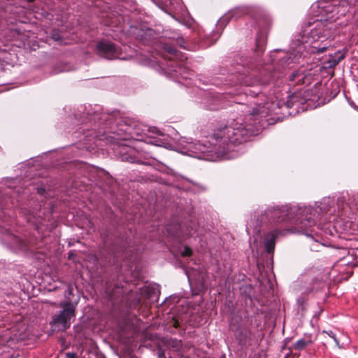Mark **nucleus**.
Masks as SVG:
<instances>
[{
  "mask_svg": "<svg viewBox=\"0 0 358 358\" xmlns=\"http://www.w3.org/2000/svg\"><path fill=\"white\" fill-rule=\"evenodd\" d=\"M271 105L269 102L255 104L245 115L244 125L241 117L234 119L228 125L217 128L213 132V138L226 145L240 144L246 141L250 136L258 134L260 118L268 115Z\"/></svg>",
  "mask_w": 358,
  "mask_h": 358,
  "instance_id": "f257e3e1",
  "label": "nucleus"
},
{
  "mask_svg": "<svg viewBox=\"0 0 358 358\" xmlns=\"http://www.w3.org/2000/svg\"><path fill=\"white\" fill-rule=\"evenodd\" d=\"M315 211L313 208L304 207L299 208L296 206H290L285 205L282 206H271L265 211V215L273 220L283 221L285 218L293 219L295 217L303 219L308 222L315 221L312 218V215H315Z\"/></svg>",
  "mask_w": 358,
  "mask_h": 358,
  "instance_id": "f03ea898",
  "label": "nucleus"
},
{
  "mask_svg": "<svg viewBox=\"0 0 358 358\" xmlns=\"http://www.w3.org/2000/svg\"><path fill=\"white\" fill-rule=\"evenodd\" d=\"M113 229H106L107 233L102 234L103 245L106 250L113 255V263H117L126 249L129 245L128 237L122 234L120 229L110 225Z\"/></svg>",
  "mask_w": 358,
  "mask_h": 358,
  "instance_id": "7ed1b4c3",
  "label": "nucleus"
},
{
  "mask_svg": "<svg viewBox=\"0 0 358 358\" xmlns=\"http://www.w3.org/2000/svg\"><path fill=\"white\" fill-rule=\"evenodd\" d=\"M59 306L63 309L53 317L52 323L66 330L71 326V319L76 317V304L68 301L60 303Z\"/></svg>",
  "mask_w": 358,
  "mask_h": 358,
  "instance_id": "20e7f679",
  "label": "nucleus"
},
{
  "mask_svg": "<svg viewBox=\"0 0 358 358\" xmlns=\"http://www.w3.org/2000/svg\"><path fill=\"white\" fill-rule=\"evenodd\" d=\"M231 328L241 345H245L248 341L251 338L252 332L250 329L245 324L232 322Z\"/></svg>",
  "mask_w": 358,
  "mask_h": 358,
  "instance_id": "39448f33",
  "label": "nucleus"
},
{
  "mask_svg": "<svg viewBox=\"0 0 358 358\" xmlns=\"http://www.w3.org/2000/svg\"><path fill=\"white\" fill-rule=\"evenodd\" d=\"M282 234V231L277 229L264 233L263 236V245L267 254L273 255L276 241Z\"/></svg>",
  "mask_w": 358,
  "mask_h": 358,
  "instance_id": "423d86ee",
  "label": "nucleus"
},
{
  "mask_svg": "<svg viewBox=\"0 0 358 358\" xmlns=\"http://www.w3.org/2000/svg\"><path fill=\"white\" fill-rule=\"evenodd\" d=\"M99 52L106 59H111L116 57L117 49L112 43L100 42L97 44Z\"/></svg>",
  "mask_w": 358,
  "mask_h": 358,
  "instance_id": "0eeeda50",
  "label": "nucleus"
},
{
  "mask_svg": "<svg viewBox=\"0 0 358 358\" xmlns=\"http://www.w3.org/2000/svg\"><path fill=\"white\" fill-rule=\"evenodd\" d=\"M6 236H8L12 244L16 245L22 250L34 251V250L35 249L34 245L36 244L35 243H34L32 239L25 241L10 233H8Z\"/></svg>",
  "mask_w": 358,
  "mask_h": 358,
  "instance_id": "6e6552de",
  "label": "nucleus"
},
{
  "mask_svg": "<svg viewBox=\"0 0 358 358\" xmlns=\"http://www.w3.org/2000/svg\"><path fill=\"white\" fill-rule=\"evenodd\" d=\"M344 54L338 51L334 55H331L329 58L324 62V64H327V67L328 68L334 67L344 58Z\"/></svg>",
  "mask_w": 358,
  "mask_h": 358,
  "instance_id": "1a4fd4ad",
  "label": "nucleus"
},
{
  "mask_svg": "<svg viewBox=\"0 0 358 358\" xmlns=\"http://www.w3.org/2000/svg\"><path fill=\"white\" fill-rule=\"evenodd\" d=\"M289 78L291 81L295 83L297 85L306 84V80H308V78L305 75L304 72L301 71H297L292 73Z\"/></svg>",
  "mask_w": 358,
  "mask_h": 358,
  "instance_id": "9d476101",
  "label": "nucleus"
},
{
  "mask_svg": "<svg viewBox=\"0 0 358 358\" xmlns=\"http://www.w3.org/2000/svg\"><path fill=\"white\" fill-rule=\"evenodd\" d=\"M313 341L310 336L307 338H301L298 340L292 346V349L294 350L301 351L304 350L307 346L313 344Z\"/></svg>",
  "mask_w": 358,
  "mask_h": 358,
  "instance_id": "9b49d317",
  "label": "nucleus"
},
{
  "mask_svg": "<svg viewBox=\"0 0 358 358\" xmlns=\"http://www.w3.org/2000/svg\"><path fill=\"white\" fill-rule=\"evenodd\" d=\"M321 230H324L326 234H329L330 236H334L337 234V229L336 225H318Z\"/></svg>",
  "mask_w": 358,
  "mask_h": 358,
  "instance_id": "f8f14e48",
  "label": "nucleus"
},
{
  "mask_svg": "<svg viewBox=\"0 0 358 358\" xmlns=\"http://www.w3.org/2000/svg\"><path fill=\"white\" fill-rule=\"evenodd\" d=\"M331 203H333L332 201H331L329 199H324L323 201L320 203L321 206H320V208L321 210H326V211H329L330 210H327L326 209V206L327 205H329Z\"/></svg>",
  "mask_w": 358,
  "mask_h": 358,
  "instance_id": "ddd939ff",
  "label": "nucleus"
},
{
  "mask_svg": "<svg viewBox=\"0 0 358 358\" xmlns=\"http://www.w3.org/2000/svg\"><path fill=\"white\" fill-rule=\"evenodd\" d=\"M181 255L183 257H190L192 255V250L189 246H185Z\"/></svg>",
  "mask_w": 358,
  "mask_h": 358,
  "instance_id": "4468645a",
  "label": "nucleus"
},
{
  "mask_svg": "<svg viewBox=\"0 0 358 358\" xmlns=\"http://www.w3.org/2000/svg\"><path fill=\"white\" fill-rule=\"evenodd\" d=\"M322 334H327L329 337L332 338L334 340L336 345H338V346L339 345V342H338V339L336 338V335L333 333V331H323Z\"/></svg>",
  "mask_w": 358,
  "mask_h": 358,
  "instance_id": "2eb2a0df",
  "label": "nucleus"
},
{
  "mask_svg": "<svg viewBox=\"0 0 358 358\" xmlns=\"http://www.w3.org/2000/svg\"><path fill=\"white\" fill-rule=\"evenodd\" d=\"M171 343V347L176 350H178L181 346V341H178L176 339L172 340Z\"/></svg>",
  "mask_w": 358,
  "mask_h": 358,
  "instance_id": "dca6fc26",
  "label": "nucleus"
},
{
  "mask_svg": "<svg viewBox=\"0 0 358 358\" xmlns=\"http://www.w3.org/2000/svg\"><path fill=\"white\" fill-rule=\"evenodd\" d=\"M172 326L176 329L180 327V321L178 318L173 317L171 321Z\"/></svg>",
  "mask_w": 358,
  "mask_h": 358,
  "instance_id": "f3484780",
  "label": "nucleus"
},
{
  "mask_svg": "<svg viewBox=\"0 0 358 358\" xmlns=\"http://www.w3.org/2000/svg\"><path fill=\"white\" fill-rule=\"evenodd\" d=\"M149 131L153 134H156L157 135H162V133L156 127L150 128Z\"/></svg>",
  "mask_w": 358,
  "mask_h": 358,
  "instance_id": "a211bd4d",
  "label": "nucleus"
},
{
  "mask_svg": "<svg viewBox=\"0 0 358 358\" xmlns=\"http://www.w3.org/2000/svg\"><path fill=\"white\" fill-rule=\"evenodd\" d=\"M66 357L67 358H77L76 357V355L75 353H73V352H67L66 354Z\"/></svg>",
  "mask_w": 358,
  "mask_h": 358,
  "instance_id": "6ab92c4d",
  "label": "nucleus"
},
{
  "mask_svg": "<svg viewBox=\"0 0 358 358\" xmlns=\"http://www.w3.org/2000/svg\"><path fill=\"white\" fill-rule=\"evenodd\" d=\"M300 43H308L310 41L309 36H302V38L301 40H299Z\"/></svg>",
  "mask_w": 358,
  "mask_h": 358,
  "instance_id": "aec40b11",
  "label": "nucleus"
},
{
  "mask_svg": "<svg viewBox=\"0 0 358 358\" xmlns=\"http://www.w3.org/2000/svg\"><path fill=\"white\" fill-rule=\"evenodd\" d=\"M177 226H178L179 228L180 229V227L182 225H172V224H170V225H168L169 228H167L166 230L169 231H171L172 229H174Z\"/></svg>",
  "mask_w": 358,
  "mask_h": 358,
  "instance_id": "412c9836",
  "label": "nucleus"
},
{
  "mask_svg": "<svg viewBox=\"0 0 358 358\" xmlns=\"http://www.w3.org/2000/svg\"><path fill=\"white\" fill-rule=\"evenodd\" d=\"M173 237H174L177 241H180V242L182 241V240H183V238L180 237V236H179V235H178V234H173Z\"/></svg>",
  "mask_w": 358,
  "mask_h": 358,
  "instance_id": "4be33fe9",
  "label": "nucleus"
},
{
  "mask_svg": "<svg viewBox=\"0 0 358 358\" xmlns=\"http://www.w3.org/2000/svg\"><path fill=\"white\" fill-rule=\"evenodd\" d=\"M168 52L171 54H176V50L173 48H169Z\"/></svg>",
  "mask_w": 358,
  "mask_h": 358,
  "instance_id": "5701e85b",
  "label": "nucleus"
},
{
  "mask_svg": "<svg viewBox=\"0 0 358 358\" xmlns=\"http://www.w3.org/2000/svg\"><path fill=\"white\" fill-rule=\"evenodd\" d=\"M37 191L40 194H43L45 190L43 188H38Z\"/></svg>",
  "mask_w": 358,
  "mask_h": 358,
  "instance_id": "b1692460",
  "label": "nucleus"
},
{
  "mask_svg": "<svg viewBox=\"0 0 358 358\" xmlns=\"http://www.w3.org/2000/svg\"><path fill=\"white\" fill-rule=\"evenodd\" d=\"M315 31H313V30L310 31V34H311L310 37H312L313 39H314V40H315Z\"/></svg>",
  "mask_w": 358,
  "mask_h": 358,
  "instance_id": "393cba45",
  "label": "nucleus"
},
{
  "mask_svg": "<svg viewBox=\"0 0 358 358\" xmlns=\"http://www.w3.org/2000/svg\"><path fill=\"white\" fill-rule=\"evenodd\" d=\"M327 49V48L325 47H323L322 48H319L318 50H317V52H323L325 51V50Z\"/></svg>",
  "mask_w": 358,
  "mask_h": 358,
  "instance_id": "a878e982",
  "label": "nucleus"
},
{
  "mask_svg": "<svg viewBox=\"0 0 358 358\" xmlns=\"http://www.w3.org/2000/svg\"><path fill=\"white\" fill-rule=\"evenodd\" d=\"M41 229V227H40L39 225H36V230L37 231L38 234H39Z\"/></svg>",
  "mask_w": 358,
  "mask_h": 358,
  "instance_id": "bb28decb",
  "label": "nucleus"
},
{
  "mask_svg": "<svg viewBox=\"0 0 358 358\" xmlns=\"http://www.w3.org/2000/svg\"><path fill=\"white\" fill-rule=\"evenodd\" d=\"M73 252H70L69 253V259H72V258H73Z\"/></svg>",
  "mask_w": 358,
  "mask_h": 358,
  "instance_id": "cd10ccee",
  "label": "nucleus"
},
{
  "mask_svg": "<svg viewBox=\"0 0 358 358\" xmlns=\"http://www.w3.org/2000/svg\"><path fill=\"white\" fill-rule=\"evenodd\" d=\"M151 143H152V144H155V145H159V143H158V141H157V140H155V141H151Z\"/></svg>",
  "mask_w": 358,
  "mask_h": 358,
  "instance_id": "c85d7f7f",
  "label": "nucleus"
},
{
  "mask_svg": "<svg viewBox=\"0 0 358 358\" xmlns=\"http://www.w3.org/2000/svg\"><path fill=\"white\" fill-rule=\"evenodd\" d=\"M239 13H240V10H238L234 11L233 16L236 15V14L238 15Z\"/></svg>",
  "mask_w": 358,
  "mask_h": 358,
  "instance_id": "c756f323",
  "label": "nucleus"
},
{
  "mask_svg": "<svg viewBox=\"0 0 358 358\" xmlns=\"http://www.w3.org/2000/svg\"><path fill=\"white\" fill-rule=\"evenodd\" d=\"M332 222H340V220H338V218H334Z\"/></svg>",
  "mask_w": 358,
  "mask_h": 358,
  "instance_id": "7c9ffc66",
  "label": "nucleus"
},
{
  "mask_svg": "<svg viewBox=\"0 0 358 358\" xmlns=\"http://www.w3.org/2000/svg\"><path fill=\"white\" fill-rule=\"evenodd\" d=\"M69 294H72V289H70V288L69 289Z\"/></svg>",
  "mask_w": 358,
  "mask_h": 358,
  "instance_id": "2f4dec72",
  "label": "nucleus"
},
{
  "mask_svg": "<svg viewBox=\"0 0 358 358\" xmlns=\"http://www.w3.org/2000/svg\"><path fill=\"white\" fill-rule=\"evenodd\" d=\"M54 39H55V40H59V37L54 36Z\"/></svg>",
  "mask_w": 358,
  "mask_h": 358,
  "instance_id": "473e14b6",
  "label": "nucleus"
},
{
  "mask_svg": "<svg viewBox=\"0 0 358 358\" xmlns=\"http://www.w3.org/2000/svg\"><path fill=\"white\" fill-rule=\"evenodd\" d=\"M257 232H259L260 231V229L259 228L258 229H257Z\"/></svg>",
  "mask_w": 358,
  "mask_h": 358,
  "instance_id": "72a5a7b5",
  "label": "nucleus"
},
{
  "mask_svg": "<svg viewBox=\"0 0 358 358\" xmlns=\"http://www.w3.org/2000/svg\"><path fill=\"white\" fill-rule=\"evenodd\" d=\"M180 358H188V357H183V356H182V357H181Z\"/></svg>",
  "mask_w": 358,
  "mask_h": 358,
  "instance_id": "f704fd0d",
  "label": "nucleus"
},
{
  "mask_svg": "<svg viewBox=\"0 0 358 358\" xmlns=\"http://www.w3.org/2000/svg\"><path fill=\"white\" fill-rule=\"evenodd\" d=\"M357 208H358V206H357Z\"/></svg>",
  "mask_w": 358,
  "mask_h": 358,
  "instance_id": "c9c22d12",
  "label": "nucleus"
}]
</instances>
